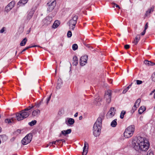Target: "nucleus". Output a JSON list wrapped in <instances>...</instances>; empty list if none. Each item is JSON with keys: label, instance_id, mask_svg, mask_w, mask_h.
Returning <instances> with one entry per match:
<instances>
[{"label": "nucleus", "instance_id": "obj_1", "mask_svg": "<svg viewBox=\"0 0 155 155\" xmlns=\"http://www.w3.org/2000/svg\"><path fill=\"white\" fill-rule=\"evenodd\" d=\"M132 147L136 150L146 151L149 147L148 140L141 136H135L132 142Z\"/></svg>", "mask_w": 155, "mask_h": 155}, {"label": "nucleus", "instance_id": "obj_2", "mask_svg": "<svg viewBox=\"0 0 155 155\" xmlns=\"http://www.w3.org/2000/svg\"><path fill=\"white\" fill-rule=\"evenodd\" d=\"M105 113L102 112L100 114L93 127V134L94 136H99L102 126V120L104 117Z\"/></svg>", "mask_w": 155, "mask_h": 155}, {"label": "nucleus", "instance_id": "obj_3", "mask_svg": "<svg viewBox=\"0 0 155 155\" xmlns=\"http://www.w3.org/2000/svg\"><path fill=\"white\" fill-rule=\"evenodd\" d=\"M78 18V17L77 15H75L73 16L72 18L69 21V26L71 29L74 30L76 24L77 23Z\"/></svg>", "mask_w": 155, "mask_h": 155}, {"label": "nucleus", "instance_id": "obj_4", "mask_svg": "<svg viewBox=\"0 0 155 155\" xmlns=\"http://www.w3.org/2000/svg\"><path fill=\"white\" fill-rule=\"evenodd\" d=\"M29 115V112H22L21 111L20 113L16 114V118L18 121L22 120L28 117Z\"/></svg>", "mask_w": 155, "mask_h": 155}, {"label": "nucleus", "instance_id": "obj_5", "mask_svg": "<svg viewBox=\"0 0 155 155\" xmlns=\"http://www.w3.org/2000/svg\"><path fill=\"white\" fill-rule=\"evenodd\" d=\"M134 131V125H131L129 127L125 130L124 132V136H127L128 135L132 136L133 134Z\"/></svg>", "mask_w": 155, "mask_h": 155}, {"label": "nucleus", "instance_id": "obj_6", "mask_svg": "<svg viewBox=\"0 0 155 155\" xmlns=\"http://www.w3.org/2000/svg\"><path fill=\"white\" fill-rule=\"evenodd\" d=\"M56 5V0H54L51 2H48L47 5L48 7L47 8V11L48 12H51L54 8Z\"/></svg>", "mask_w": 155, "mask_h": 155}, {"label": "nucleus", "instance_id": "obj_7", "mask_svg": "<svg viewBox=\"0 0 155 155\" xmlns=\"http://www.w3.org/2000/svg\"><path fill=\"white\" fill-rule=\"evenodd\" d=\"M112 92L111 90H108L105 93L104 98L108 103H110L111 102Z\"/></svg>", "mask_w": 155, "mask_h": 155}, {"label": "nucleus", "instance_id": "obj_8", "mask_svg": "<svg viewBox=\"0 0 155 155\" xmlns=\"http://www.w3.org/2000/svg\"><path fill=\"white\" fill-rule=\"evenodd\" d=\"M32 136H25L21 141L22 144L23 145H26L31 141Z\"/></svg>", "mask_w": 155, "mask_h": 155}, {"label": "nucleus", "instance_id": "obj_9", "mask_svg": "<svg viewBox=\"0 0 155 155\" xmlns=\"http://www.w3.org/2000/svg\"><path fill=\"white\" fill-rule=\"evenodd\" d=\"M88 56L87 55L82 56L80 60V65L82 66L84 65L87 63Z\"/></svg>", "mask_w": 155, "mask_h": 155}, {"label": "nucleus", "instance_id": "obj_10", "mask_svg": "<svg viewBox=\"0 0 155 155\" xmlns=\"http://www.w3.org/2000/svg\"><path fill=\"white\" fill-rule=\"evenodd\" d=\"M62 142V143H65V139H60L58 140H56L54 141H53L52 142H50L49 144L45 146V147H47L48 146H51L53 144H57L58 143H60L61 142Z\"/></svg>", "mask_w": 155, "mask_h": 155}, {"label": "nucleus", "instance_id": "obj_11", "mask_svg": "<svg viewBox=\"0 0 155 155\" xmlns=\"http://www.w3.org/2000/svg\"><path fill=\"white\" fill-rule=\"evenodd\" d=\"M52 20V18L51 17L47 16L43 19V22L44 25H48L51 23Z\"/></svg>", "mask_w": 155, "mask_h": 155}, {"label": "nucleus", "instance_id": "obj_12", "mask_svg": "<svg viewBox=\"0 0 155 155\" xmlns=\"http://www.w3.org/2000/svg\"><path fill=\"white\" fill-rule=\"evenodd\" d=\"M88 149V144L85 141H84V146L83 147L82 155H86L87 153Z\"/></svg>", "mask_w": 155, "mask_h": 155}, {"label": "nucleus", "instance_id": "obj_13", "mask_svg": "<svg viewBox=\"0 0 155 155\" xmlns=\"http://www.w3.org/2000/svg\"><path fill=\"white\" fill-rule=\"evenodd\" d=\"M114 110V107H112L110 109L107 114L109 117H112L114 115L115 112Z\"/></svg>", "mask_w": 155, "mask_h": 155}, {"label": "nucleus", "instance_id": "obj_14", "mask_svg": "<svg viewBox=\"0 0 155 155\" xmlns=\"http://www.w3.org/2000/svg\"><path fill=\"white\" fill-rule=\"evenodd\" d=\"M35 12V10L33 9H32L28 12L27 16V20H30L31 18Z\"/></svg>", "mask_w": 155, "mask_h": 155}, {"label": "nucleus", "instance_id": "obj_15", "mask_svg": "<svg viewBox=\"0 0 155 155\" xmlns=\"http://www.w3.org/2000/svg\"><path fill=\"white\" fill-rule=\"evenodd\" d=\"M101 101V99L98 96L95 99L94 101V103L97 106H99L100 104V102Z\"/></svg>", "mask_w": 155, "mask_h": 155}, {"label": "nucleus", "instance_id": "obj_16", "mask_svg": "<svg viewBox=\"0 0 155 155\" xmlns=\"http://www.w3.org/2000/svg\"><path fill=\"white\" fill-rule=\"evenodd\" d=\"M40 111L39 110H34L32 112V116L33 117H37L40 114Z\"/></svg>", "mask_w": 155, "mask_h": 155}, {"label": "nucleus", "instance_id": "obj_17", "mask_svg": "<svg viewBox=\"0 0 155 155\" xmlns=\"http://www.w3.org/2000/svg\"><path fill=\"white\" fill-rule=\"evenodd\" d=\"M62 84V82L61 79L60 78L58 79L57 82V86H56L57 89H60L61 87Z\"/></svg>", "mask_w": 155, "mask_h": 155}, {"label": "nucleus", "instance_id": "obj_18", "mask_svg": "<svg viewBox=\"0 0 155 155\" xmlns=\"http://www.w3.org/2000/svg\"><path fill=\"white\" fill-rule=\"evenodd\" d=\"M73 64L74 65L76 66L78 63V59L77 56L75 55L73 57Z\"/></svg>", "mask_w": 155, "mask_h": 155}, {"label": "nucleus", "instance_id": "obj_19", "mask_svg": "<svg viewBox=\"0 0 155 155\" xmlns=\"http://www.w3.org/2000/svg\"><path fill=\"white\" fill-rule=\"evenodd\" d=\"M140 35H137L136 37L135 38V39L134 40V41H133V43L135 45H137L139 41L140 40Z\"/></svg>", "mask_w": 155, "mask_h": 155}, {"label": "nucleus", "instance_id": "obj_20", "mask_svg": "<svg viewBox=\"0 0 155 155\" xmlns=\"http://www.w3.org/2000/svg\"><path fill=\"white\" fill-rule=\"evenodd\" d=\"M60 22L58 20L55 21L53 24L52 27L54 28H57L60 25Z\"/></svg>", "mask_w": 155, "mask_h": 155}, {"label": "nucleus", "instance_id": "obj_21", "mask_svg": "<svg viewBox=\"0 0 155 155\" xmlns=\"http://www.w3.org/2000/svg\"><path fill=\"white\" fill-rule=\"evenodd\" d=\"M144 63L145 65L148 66L153 65L155 64V63L147 60L144 61Z\"/></svg>", "mask_w": 155, "mask_h": 155}, {"label": "nucleus", "instance_id": "obj_22", "mask_svg": "<svg viewBox=\"0 0 155 155\" xmlns=\"http://www.w3.org/2000/svg\"><path fill=\"white\" fill-rule=\"evenodd\" d=\"M154 8V7L152 6L151 8L149 9L146 13V16H147L148 14H150L152 12H153V11Z\"/></svg>", "mask_w": 155, "mask_h": 155}, {"label": "nucleus", "instance_id": "obj_23", "mask_svg": "<svg viewBox=\"0 0 155 155\" xmlns=\"http://www.w3.org/2000/svg\"><path fill=\"white\" fill-rule=\"evenodd\" d=\"M146 107L144 106H141L139 109L138 111L140 114H141L146 110Z\"/></svg>", "mask_w": 155, "mask_h": 155}, {"label": "nucleus", "instance_id": "obj_24", "mask_svg": "<svg viewBox=\"0 0 155 155\" xmlns=\"http://www.w3.org/2000/svg\"><path fill=\"white\" fill-rule=\"evenodd\" d=\"M28 0H20L18 3V5H24L26 4Z\"/></svg>", "mask_w": 155, "mask_h": 155}, {"label": "nucleus", "instance_id": "obj_25", "mask_svg": "<svg viewBox=\"0 0 155 155\" xmlns=\"http://www.w3.org/2000/svg\"><path fill=\"white\" fill-rule=\"evenodd\" d=\"M71 132V129H69L67 130H63L61 131V134L63 135H65L68 134Z\"/></svg>", "mask_w": 155, "mask_h": 155}, {"label": "nucleus", "instance_id": "obj_26", "mask_svg": "<svg viewBox=\"0 0 155 155\" xmlns=\"http://www.w3.org/2000/svg\"><path fill=\"white\" fill-rule=\"evenodd\" d=\"M27 41V38H25L20 43V45L21 46H24L25 45Z\"/></svg>", "mask_w": 155, "mask_h": 155}, {"label": "nucleus", "instance_id": "obj_27", "mask_svg": "<svg viewBox=\"0 0 155 155\" xmlns=\"http://www.w3.org/2000/svg\"><path fill=\"white\" fill-rule=\"evenodd\" d=\"M117 124V119H115L111 122L110 125L113 127H115L116 126Z\"/></svg>", "mask_w": 155, "mask_h": 155}, {"label": "nucleus", "instance_id": "obj_28", "mask_svg": "<svg viewBox=\"0 0 155 155\" xmlns=\"http://www.w3.org/2000/svg\"><path fill=\"white\" fill-rule=\"evenodd\" d=\"M15 4V1H12L9 3L7 5L9 6L11 8H12L14 6Z\"/></svg>", "mask_w": 155, "mask_h": 155}, {"label": "nucleus", "instance_id": "obj_29", "mask_svg": "<svg viewBox=\"0 0 155 155\" xmlns=\"http://www.w3.org/2000/svg\"><path fill=\"white\" fill-rule=\"evenodd\" d=\"M68 123L70 125H72L74 123V120L73 119L69 118L68 120Z\"/></svg>", "mask_w": 155, "mask_h": 155}, {"label": "nucleus", "instance_id": "obj_30", "mask_svg": "<svg viewBox=\"0 0 155 155\" xmlns=\"http://www.w3.org/2000/svg\"><path fill=\"white\" fill-rule=\"evenodd\" d=\"M141 102V100L140 99H138L135 102L134 105L138 107L140 103Z\"/></svg>", "mask_w": 155, "mask_h": 155}, {"label": "nucleus", "instance_id": "obj_31", "mask_svg": "<svg viewBox=\"0 0 155 155\" xmlns=\"http://www.w3.org/2000/svg\"><path fill=\"white\" fill-rule=\"evenodd\" d=\"M13 121V120L12 118V119H6L5 120V122L6 123L9 124L10 123H12Z\"/></svg>", "mask_w": 155, "mask_h": 155}, {"label": "nucleus", "instance_id": "obj_32", "mask_svg": "<svg viewBox=\"0 0 155 155\" xmlns=\"http://www.w3.org/2000/svg\"><path fill=\"white\" fill-rule=\"evenodd\" d=\"M38 47V46L37 45H33V46H28V47H26L25 48L23 49V50H22V51L24 52V51H25L26 50L28 49H29V48H33V47Z\"/></svg>", "mask_w": 155, "mask_h": 155}, {"label": "nucleus", "instance_id": "obj_33", "mask_svg": "<svg viewBox=\"0 0 155 155\" xmlns=\"http://www.w3.org/2000/svg\"><path fill=\"white\" fill-rule=\"evenodd\" d=\"M126 112L125 111H124V110L122 111L120 114V117L121 119H123L124 117V115L126 114Z\"/></svg>", "mask_w": 155, "mask_h": 155}, {"label": "nucleus", "instance_id": "obj_34", "mask_svg": "<svg viewBox=\"0 0 155 155\" xmlns=\"http://www.w3.org/2000/svg\"><path fill=\"white\" fill-rule=\"evenodd\" d=\"M72 49L73 50L75 51L78 48V46L77 44H74L72 45Z\"/></svg>", "mask_w": 155, "mask_h": 155}, {"label": "nucleus", "instance_id": "obj_35", "mask_svg": "<svg viewBox=\"0 0 155 155\" xmlns=\"http://www.w3.org/2000/svg\"><path fill=\"white\" fill-rule=\"evenodd\" d=\"M36 121L34 120L32 121L31 122L29 123V124L31 126H32L35 124L36 123Z\"/></svg>", "mask_w": 155, "mask_h": 155}, {"label": "nucleus", "instance_id": "obj_36", "mask_svg": "<svg viewBox=\"0 0 155 155\" xmlns=\"http://www.w3.org/2000/svg\"><path fill=\"white\" fill-rule=\"evenodd\" d=\"M21 130H17L16 131H15L14 133V135H18L20 133Z\"/></svg>", "mask_w": 155, "mask_h": 155}, {"label": "nucleus", "instance_id": "obj_37", "mask_svg": "<svg viewBox=\"0 0 155 155\" xmlns=\"http://www.w3.org/2000/svg\"><path fill=\"white\" fill-rule=\"evenodd\" d=\"M12 9V8L10 7L9 6H8V5H7L5 8V10L7 12H8L10 11Z\"/></svg>", "mask_w": 155, "mask_h": 155}, {"label": "nucleus", "instance_id": "obj_38", "mask_svg": "<svg viewBox=\"0 0 155 155\" xmlns=\"http://www.w3.org/2000/svg\"><path fill=\"white\" fill-rule=\"evenodd\" d=\"M138 107L135 106L134 105V106L133 107L132 110H131V112L132 113H134L135 111L136 110L137 108Z\"/></svg>", "mask_w": 155, "mask_h": 155}, {"label": "nucleus", "instance_id": "obj_39", "mask_svg": "<svg viewBox=\"0 0 155 155\" xmlns=\"http://www.w3.org/2000/svg\"><path fill=\"white\" fill-rule=\"evenodd\" d=\"M151 79L153 81L155 82V72L152 74Z\"/></svg>", "mask_w": 155, "mask_h": 155}, {"label": "nucleus", "instance_id": "obj_40", "mask_svg": "<svg viewBox=\"0 0 155 155\" xmlns=\"http://www.w3.org/2000/svg\"><path fill=\"white\" fill-rule=\"evenodd\" d=\"M67 35L68 37L70 38L72 36L71 32L70 31H68L67 33Z\"/></svg>", "mask_w": 155, "mask_h": 155}, {"label": "nucleus", "instance_id": "obj_41", "mask_svg": "<svg viewBox=\"0 0 155 155\" xmlns=\"http://www.w3.org/2000/svg\"><path fill=\"white\" fill-rule=\"evenodd\" d=\"M51 94H50V95L49 96V97H48L47 98V102H46V104H48L49 101L51 99Z\"/></svg>", "mask_w": 155, "mask_h": 155}, {"label": "nucleus", "instance_id": "obj_42", "mask_svg": "<svg viewBox=\"0 0 155 155\" xmlns=\"http://www.w3.org/2000/svg\"><path fill=\"white\" fill-rule=\"evenodd\" d=\"M147 155H153V153L152 151L149 150L147 152Z\"/></svg>", "mask_w": 155, "mask_h": 155}, {"label": "nucleus", "instance_id": "obj_43", "mask_svg": "<svg viewBox=\"0 0 155 155\" xmlns=\"http://www.w3.org/2000/svg\"><path fill=\"white\" fill-rule=\"evenodd\" d=\"M27 107L25 109L23 110H22V112H28V111L30 110Z\"/></svg>", "mask_w": 155, "mask_h": 155}, {"label": "nucleus", "instance_id": "obj_44", "mask_svg": "<svg viewBox=\"0 0 155 155\" xmlns=\"http://www.w3.org/2000/svg\"><path fill=\"white\" fill-rule=\"evenodd\" d=\"M137 84H140L143 83L142 81L140 80H137L136 81Z\"/></svg>", "mask_w": 155, "mask_h": 155}, {"label": "nucleus", "instance_id": "obj_45", "mask_svg": "<svg viewBox=\"0 0 155 155\" xmlns=\"http://www.w3.org/2000/svg\"><path fill=\"white\" fill-rule=\"evenodd\" d=\"M43 101V99H42L41 101L38 104H37L36 105L37 107H39L41 105V103H42Z\"/></svg>", "mask_w": 155, "mask_h": 155}, {"label": "nucleus", "instance_id": "obj_46", "mask_svg": "<svg viewBox=\"0 0 155 155\" xmlns=\"http://www.w3.org/2000/svg\"><path fill=\"white\" fill-rule=\"evenodd\" d=\"M128 90V89L127 88H126L124 89L122 93L123 94H124L126 93L127 91Z\"/></svg>", "mask_w": 155, "mask_h": 155}, {"label": "nucleus", "instance_id": "obj_47", "mask_svg": "<svg viewBox=\"0 0 155 155\" xmlns=\"http://www.w3.org/2000/svg\"><path fill=\"white\" fill-rule=\"evenodd\" d=\"M130 46L128 45H126L124 46L125 49H127L129 48Z\"/></svg>", "mask_w": 155, "mask_h": 155}, {"label": "nucleus", "instance_id": "obj_48", "mask_svg": "<svg viewBox=\"0 0 155 155\" xmlns=\"http://www.w3.org/2000/svg\"><path fill=\"white\" fill-rule=\"evenodd\" d=\"M4 31H5L4 27H3L0 30V33H2L4 32Z\"/></svg>", "mask_w": 155, "mask_h": 155}, {"label": "nucleus", "instance_id": "obj_49", "mask_svg": "<svg viewBox=\"0 0 155 155\" xmlns=\"http://www.w3.org/2000/svg\"><path fill=\"white\" fill-rule=\"evenodd\" d=\"M86 46L87 47H88V48H90V49L91 50L92 49H93V47H91L89 45H86Z\"/></svg>", "mask_w": 155, "mask_h": 155}, {"label": "nucleus", "instance_id": "obj_50", "mask_svg": "<svg viewBox=\"0 0 155 155\" xmlns=\"http://www.w3.org/2000/svg\"><path fill=\"white\" fill-rule=\"evenodd\" d=\"M148 27V23H147L145 25V26L144 29V30H146L147 29Z\"/></svg>", "mask_w": 155, "mask_h": 155}, {"label": "nucleus", "instance_id": "obj_51", "mask_svg": "<svg viewBox=\"0 0 155 155\" xmlns=\"http://www.w3.org/2000/svg\"><path fill=\"white\" fill-rule=\"evenodd\" d=\"M146 31V30H143V31L141 33V35H143L145 33Z\"/></svg>", "mask_w": 155, "mask_h": 155}, {"label": "nucleus", "instance_id": "obj_52", "mask_svg": "<svg viewBox=\"0 0 155 155\" xmlns=\"http://www.w3.org/2000/svg\"><path fill=\"white\" fill-rule=\"evenodd\" d=\"M132 85V83H131L130 84L127 88L128 89H129V88L131 87Z\"/></svg>", "mask_w": 155, "mask_h": 155}, {"label": "nucleus", "instance_id": "obj_53", "mask_svg": "<svg viewBox=\"0 0 155 155\" xmlns=\"http://www.w3.org/2000/svg\"><path fill=\"white\" fill-rule=\"evenodd\" d=\"M15 139V137H13L12 139H11V141L12 142L14 141V140Z\"/></svg>", "mask_w": 155, "mask_h": 155}, {"label": "nucleus", "instance_id": "obj_54", "mask_svg": "<svg viewBox=\"0 0 155 155\" xmlns=\"http://www.w3.org/2000/svg\"><path fill=\"white\" fill-rule=\"evenodd\" d=\"M34 107V106H29L28 108L29 109H32V108H33V107Z\"/></svg>", "mask_w": 155, "mask_h": 155}, {"label": "nucleus", "instance_id": "obj_55", "mask_svg": "<svg viewBox=\"0 0 155 155\" xmlns=\"http://www.w3.org/2000/svg\"><path fill=\"white\" fill-rule=\"evenodd\" d=\"M78 112H77L74 115V117H77V116H78Z\"/></svg>", "mask_w": 155, "mask_h": 155}, {"label": "nucleus", "instance_id": "obj_56", "mask_svg": "<svg viewBox=\"0 0 155 155\" xmlns=\"http://www.w3.org/2000/svg\"><path fill=\"white\" fill-rule=\"evenodd\" d=\"M115 6L116 7H117V8H120V6L118 5H117V4H115Z\"/></svg>", "mask_w": 155, "mask_h": 155}, {"label": "nucleus", "instance_id": "obj_57", "mask_svg": "<svg viewBox=\"0 0 155 155\" xmlns=\"http://www.w3.org/2000/svg\"><path fill=\"white\" fill-rule=\"evenodd\" d=\"M82 117L81 116H80L79 117V119L80 120H81L82 119Z\"/></svg>", "mask_w": 155, "mask_h": 155}, {"label": "nucleus", "instance_id": "obj_58", "mask_svg": "<svg viewBox=\"0 0 155 155\" xmlns=\"http://www.w3.org/2000/svg\"><path fill=\"white\" fill-rule=\"evenodd\" d=\"M153 97L155 99V93L154 94V96H153Z\"/></svg>", "mask_w": 155, "mask_h": 155}, {"label": "nucleus", "instance_id": "obj_59", "mask_svg": "<svg viewBox=\"0 0 155 155\" xmlns=\"http://www.w3.org/2000/svg\"><path fill=\"white\" fill-rule=\"evenodd\" d=\"M23 52V51H21L20 53H19V54H21L22 52Z\"/></svg>", "mask_w": 155, "mask_h": 155}, {"label": "nucleus", "instance_id": "obj_60", "mask_svg": "<svg viewBox=\"0 0 155 155\" xmlns=\"http://www.w3.org/2000/svg\"><path fill=\"white\" fill-rule=\"evenodd\" d=\"M1 130H2V128L1 127H0V133L1 132Z\"/></svg>", "mask_w": 155, "mask_h": 155}, {"label": "nucleus", "instance_id": "obj_61", "mask_svg": "<svg viewBox=\"0 0 155 155\" xmlns=\"http://www.w3.org/2000/svg\"><path fill=\"white\" fill-rule=\"evenodd\" d=\"M29 135H30V134H27V135H26V136H29Z\"/></svg>", "mask_w": 155, "mask_h": 155}, {"label": "nucleus", "instance_id": "obj_62", "mask_svg": "<svg viewBox=\"0 0 155 155\" xmlns=\"http://www.w3.org/2000/svg\"><path fill=\"white\" fill-rule=\"evenodd\" d=\"M17 53V51H16V52H15V54H16Z\"/></svg>", "mask_w": 155, "mask_h": 155}, {"label": "nucleus", "instance_id": "obj_63", "mask_svg": "<svg viewBox=\"0 0 155 155\" xmlns=\"http://www.w3.org/2000/svg\"><path fill=\"white\" fill-rule=\"evenodd\" d=\"M154 91H153L152 92V93H153V92H154Z\"/></svg>", "mask_w": 155, "mask_h": 155}, {"label": "nucleus", "instance_id": "obj_64", "mask_svg": "<svg viewBox=\"0 0 155 155\" xmlns=\"http://www.w3.org/2000/svg\"><path fill=\"white\" fill-rule=\"evenodd\" d=\"M154 109H155V106H154Z\"/></svg>", "mask_w": 155, "mask_h": 155}]
</instances>
